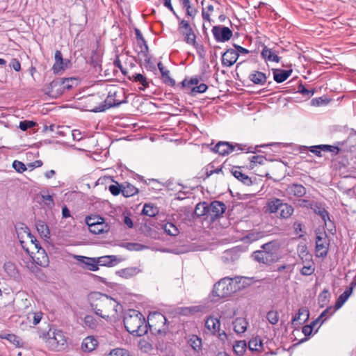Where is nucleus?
Instances as JSON below:
<instances>
[{
	"mask_svg": "<svg viewBox=\"0 0 356 356\" xmlns=\"http://www.w3.org/2000/svg\"><path fill=\"white\" fill-rule=\"evenodd\" d=\"M136 38L137 39L138 44L140 47V49H145V50L148 49V46L145 40L143 34L138 29H135Z\"/></svg>",
	"mask_w": 356,
	"mask_h": 356,
	"instance_id": "obj_49",
	"label": "nucleus"
},
{
	"mask_svg": "<svg viewBox=\"0 0 356 356\" xmlns=\"http://www.w3.org/2000/svg\"><path fill=\"white\" fill-rule=\"evenodd\" d=\"M124 102H125L124 93L122 89L117 90H111L104 102L99 106L91 109V111L95 113L103 112L111 107L118 106Z\"/></svg>",
	"mask_w": 356,
	"mask_h": 356,
	"instance_id": "obj_6",
	"label": "nucleus"
},
{
	"mask_svg": "<svg viewBox=\"0 0 356 356\" xmlns=\"http://www.w3.org/2000/svg\"><path fill=\"white\" fill-rule=\"evenodd\" d=\"M297 251L302 263L309 259H312V256L307 251V247L305 245H298Z\"/></svg>",
	"mask_w": 356,
	"mask_h": 356,
	"instance_id": "obj_42",
	"label": "nucleus"
},
{
	"mask_svg": "<svg viewBox=\"0 0 356 356\" xmlns=\"http://www.w3.org/2000/svg\"><path fill=\"white\" fill-rule=\"evenodd\" d=\"M234 330L238 333L241 334L245 332L248 326V322L243 318H237L233 322Z\"/></svg>",
	"mask_w": 356,
	"mask_h": 356,
	"instance_id": "obj_35",
	"label": "nucleus"
},
{
	"mask_svg": "<svg viewBox=\"0 0 356 356\" xmlns=\"http://www.w3.org/2000/svg\"><path fill=\"white\" fill-rule=\"evenodd\" d=\"M279 248V243L277 241H273L262 245L261 250L268 252L269 253H275L276 254V252Z\"/></svg>",
	"mask_w": 356,
	"mask_h": 356,
	"instance_id": "obj_45",
	"label": "nucleus"
},
{
	"mask_svg": "<svg viewBox=\"0 0 356 356\" xmlns=\"http://www.w3.org/2000/svg\"><path fill=\"white\" fill-rule=\"evenodd\" d=\"M184 41L191 45L195 44L196 42V35L194 31H189L188 33L184 34Z\"/></svg>",
	"mask_w": 356,
	"mask_h": 356,
	"instance_id": "obj_59",
	"label": "nucleus"
},
{
	"mask_svg": "<svg viewBox=\"0 0 356 356\" xmlns=\"http://www.w3.org/2000/svg\"><path fill=\"white\" fill-rule=\"evenodd\" d=\"M284 202L279 198H272L268 200L266 203V211L270 213H277Z\"/></svg>",
	"mask_w": 356,
	"mask_h": 356,
	"instance_id": "obj_27",
	"label": "nucleus"
},
{
	"mask_svg": "<svg viewBox=\"0 0 356 356\" xmlns=\"http://www.w3.org/2000/svg\"><path fill=\"white\" fill-rule=\"evenodd\" d=\"M107 356H132L128 350L123 348L113 349Z\"/></svg>",
	"mask_w": 356,
	"mask_h": 356,
	"instance_id": "obj_57",
	"label": "nucleus"
},
{
	"mask_svg": "<svg viewBox=\"0 0 356 356\" xmlns=\"http://www.w3.org/2000/svg\"><path fill=\"white\" fill-rule=\"evenodd\" d=\"M286 192L290 195L301 197L306 194V188L301 184H293L288 186Z\"/></svg>",
	"mask_w": 356,
	"mask_h": 356,
	"instance_id": "obj_23",
	"label": "nucleus"
},
{
	"mask_svg": "<svg viewBox=\"0 0 356 356\" xmlns=\"http://www.w3.org/2000/svg\"><path fill=\"white\" fill-rule=\"evenodd\" d=\"M76 79L74 78L62 79L60 84L63 90H70L73 88L74 84H76Z\"/></svg>",
	"mask_w": 356,
	"mask_h": 356,
	"instance_id": "obj_48",
	"label": "nucleus"
},
{
	"mask_svg": "<svg viewBox=\"0 0 356 356\" xmlns=\"http://www.w3.org/2000/svg\"><path fill=\"white\" fill-rule=\"evenodd\" d=\"M238 58V54L234 49H228L225 53L223 54L222 57V63L223 65L231 67L237 60Z\"/></svg>",
	"mask_w": 356,
	"mask_h": 356,
	"instance_id": "obj_20",
	"label": "nucleus"
},
{
	"mask_svg": "<svg viewBox=\"0 0 356 356\" xmlns=\"http://www.w3.org/2000/svg\"><path fill=\"white\" fill-rule=\"evenodd\" d=\"M159 213L158 208L151 204H145L143 207L142 213L143 215L149 216V217H154Z\"/></svg>",
	"mask_w": 356,
	"mask_h": 356,
	"instance_id": "obj_44",
	"label": "nucleus"
},
{
	"mask_svg": "<svg viewBox=\"0 0 356 356\" xmlns=\"http://www.w3.org/2000/svg\"><path fill=\"white\" fill-rule=\"evenodd\" d=\"M35 125V122L33 121L24 120L19 122V127L22 131H26L29 128L33 127Z\"/></svg>",
	"mask_w": 356,
	"mask_h": 356,
	"instance_id": "obj_64",
	"label": "nucleus"
},
{
	"mask_svg": "<svg viewBox=\"0 0 356 356\" xmlns=\"http://www.w3.org/2000/svg\"><path fill=\"white\" fill-rule=\"evenodd\" d=\"M226 209L225 204L220 201H213L209 204V218L211 220L220 216Z\"/></svg>",
	"mask_w": 356,
	"mask_h": 356,
	"instance_id": "obj_14",
	"label": "nucleus"
},
{
	"mask_svg": "<svg viewBox=\"0 0 356 356\" xmlns=\"http://www.w3.org/2000/svg\"><path fill=\"white\" fill-rule=\"evenodd\" d=\"M84 323L87 327H88L91 329L96 328L98 325L97 321L95 319V318L91 315H87L85 316Z\"/></svg>",
	"mask_w": 356,
	"mask_h": 356,
	"instance_id": "obj_55",
	"label": "nucleus"
},
{
	"mask_svg": "<svg viewBox=\"0 0 356 356\" xmlns=\"http://www.w3.org/2000/svg\"><path fill=\"white\" fill-rule=\"evenodd\" d=\"M267 320L272 325H275L279 321V314L277 311L271 310L267 313Z\"/></svg>",
	"mask_w": 356,
	"mask_h": 356,
	"instance_id": "obj_54",
	"label": "nucleus"
},
{
	"mask_svg": "<svg viewBox=\"0 0 356 356\" xmlns=\"http://www.w3.org/2000/svg\"><path fill=\"white\" fill-rule=\"evenodd\" d=\"M198 83L199 79L197 77H192L189 80H188L187 79H184L183 81L181 82V84L184 88H191L193 86L197 85Z\"/></svg>",
	"mask_w": 356,
	"mask_h": 356,
	"instance_id": "obj_61",
	"label": "nucleus"
},
{
	"mask_svg": "<svg viewBox=\"0 0 356 356\" xmlns=\"http://www.w3.org/2000/svg\"><path fill=\"white\" fill-rule=\"evenodd\" d=\"M330 298V293L329 292V290L327 289H325L318 296V304L321 307H324L326 305Z\"/></svg>",
	"mask_w": 356,
	"mask_h": 356,
	"instance_id": "obj_46",
	"label": "nucleus"
},
{
	"mask_svg": "<svg viewBox=\"0 0 356 356\" xmlns=\"http://www.w3.org/2000/svg\"><path fill=\"white\" fill-rule=\"evenodd\" d=\"M125 247L130 251H141L148 248L147 246L138 243H127Z\"/></svg>",
	"mask_w": 356,
	"mask_h": 356,
	"instance_id": "obj_53",
	"label": "nucleus"
},
{
	"mask_svg": "<svg viewBox=\"0 0 356 356\" xmlns=\"http://www.w3.org/2000/svg\"><path fill=\"white\" fill-rule=\"evenodd\" d=\"M36 229L42 238H49L50 232L47 225L42 220H38L35 223Z\"/></svg>",
	"mask_w": 356,
	"mask_h": 356,
	"instance_id": "obj_36",
	"label": "nucleus"
},
{
	"mask_svg": "<svg viewBox=\"0 0 356 356\" xmlns=\"http://www.w3.org/2000/svg\"><path fill=\"white\" fill-rule=\"evenodd\" d=\"M337 309L332 307H328L326 309H325L321 315L313 321V325H316L318 323H320V325H322L323 322L327 319V318L331 316L336 311Z\"/></svg>",
	"mask_w": 356,
	"mask_h": 356,
	"instance_id": "obj_38",
	"label": "nucleus"
},
{
	"mask_svg": "<svg viewBox=\"0 0 356 356\" xmlns=\"http://www.w3.org/2000/svg\"><path fill=\"white\" fill-rule=\"evenodd\" d=\"M151 333L162 337L168 332L165 316L160 312H151L147 317V323Z\"/></svg>",
	"mask_w": 356,
	"mask_h": 356,
	"instance_id": "obj_5",
	"label": "nucleus"
},
{
	"mask_svg": "<svg viewBox=\"0 0 356 356\" xmlns=\"http://www.w3.org/2000/svg\"><path fill=\"white\" fill-rule=\"evenodd\" d=\"M40 337L52 350L60 351L67 348V337L60 330L49 328L47 332L40 333Z\"/></svg>",
	"mask_w": 356,
	"mask_h": 356,
	"instance_id": "obj_3",
	"label": "nucleus"
},
{
	"mask_svg": "<svg viewBox=\"0 0 356 356\" xmlns=\"http://www.w3.org/2000/svg\"><path fill=\"white\" fill-rule=\"evenodd\" d=\"M254 149L252 147H247L246 145L243 144L220 141L213 147V151L220 155L225 156L235 151L254 152Z\"/></svg>",
	"mask_w": 356,
	"mask_h": 356,
	"instance_id": "obj_8",
	"label": "nucleus"
},
{
	"mask_svg": "<svg viewBox=\"0 0 356 356\" xmlns=\"http://www.w3.org/2000/svg\"><path fill=\"white\" fill-rule=\"evenodd\" d=\"M86 223L90 232L94 234L108 233L111 226L105 219L99 215H92L86 217Z\"/></svg>",
	"mask_w": 356,
	"mask_h": 356,
	"instance_id": "obj_7",
	"label": "nucleus"
},
{
	"mask_svg": "<svg viewBox=\"0 0 356 356\" xmlns=\"http://www.w3.org/2000/svg\"><path fill=\"white\" fill-rule=\"evenodd\" d=\"M262 342L259 338H253L248 343V348L251 351H260L262 349Z\"/></svg>",
	"mask_w": 356,
	"mask_h": 356,
	"instance_id": "obj_47",
	"label": "nucleus"
},
{
	"mask_svg": "<svg viewBox=\"0 0 356 356\" xmlns=\"http://www.w3.org/2000/svg\"><path fill=\"white\" fill-rule=\"evenodd\" d=\"M3 270L8 276L13 279H17L19 277V271L15 264L10 261H7L3 265Z\"/></svg>",
	"mask_w": 356,
	"mask_h": 356,
	"instance_id": "obj_31",
	"label": "nucleus"
},
{
	"mask_svg": "<svg viewBox=\"0 0 356 356\" xmlns=\"http://www.w3.org/2000/svg\"><path fill=\"white\" fill-rule=\"evenodd\" d=\"M252 259L257 262L269 266L277 261V254L266 251L257 250L252 253Z\"/></svg>",
	"mask_w": 356,
	"mask_h": 356,
	"instance_id": "obj_11",
	"label": "nucleus"
},
{
	"mask_svg": "<svg viewBox=\"0 0 356 356\" xmlns=\"http://www.w3.org/2000/svg\"><path fill=\"white\" fill-rule=\"evenodd\" d=\"M75 259L83 264V268L91 271H97L99 269L97 258L76 255Z\"/></svg>",
	"mask_w": 356,
	"mask_h": 356,
	"instance_id": "obj_16",
	"label": "nucleus"
},
{
	"mask_svg": "<svg viewBox=\"0 0 356 356\" xmlns=\"http://www.w3.org/2000/svg\"><path fill=\"white\" fill-rule=\"evenodd\" d=\"M1 339L8 340L17 348H21L24 346L22 339L14 334H3L0 336Z\"/></svg>",
	"mask_w": 356,
	"mask_h": 356,
	"instance_id": "obj_33",
	"label": "nucleus"
},
{
	"mask_svg": "<svg viewBox=\"0 0 356 356\" xmlns=\"http://www.w3.org/2000/svg\"><path fill=\"white\" fill-rule=\"evenodd\" d=\"M128 79L133 82L139 83L141 85V86L139 87L140 90H145L149 86L147 79L141 74H134L131 76H128Z\"/></svg>",
	"mask_w": 356,
	"mask_h": 356,
	"instance_id": "obj_26",
	"label": "nucleus"
},
{
	"mask_svg": "<svg viewBox=\"0 0 356 356\" xmlns=\"http://www.w3.org/2000/svg\"><path fill=\"white\" fill-rule=\"evenodd\" d=\"M160 225L164 232L169 236H176L179 234L178 227L172 222H163Z\"/></svg>",
	"mask_w": 356,
	"mask_h": 356,
	"instance_id": "obj_30",
	"label": "nucleus"
},
{
	"mask_svg": "<svg viewBox=\"0 0 356 356\" xmlns=\"http://www.w3.org/2000/svg\"><path fill=\"white\" fill-rule=\"evenodd\" d=\"M98 346L97 339L93 336L86 337L81 343V350L86 353L93 351Z\"/></svg>",
	"mask_w": 356,
	"mask_h": 356,
	"instance_id": "obj_21",
	"label": "nucleus"
},
{
	"mask_svg": "<svg viewBox=\"0 0 356 356\" xmlns=\"http://www.w3.org/2000/svg\"><path fill=\"white\" fill-rule=\"evenodd\" d=\"M261 57L268 62L279 63L280 58L278 56L275 51L273 49L268 48L267 46H264L261 52Z\"/></svg>",
	"mask_w": 356,
	"mask_h": 356,
	"instance_id": "obj_22",
	"label": "nucleus"
},
{
	"mask_svg": "<svg viewBox=\"0 0 356 356\" xmlns=\"http://www.w3.org/2000/svg\"><path fill=\"white\" fill-rule=\"evenodd\" d=\"M298 92L307 97H312L314 93V89H307L302 83L299 84L298 86Z\"/></svg>",
	"mask_w": 356,
	"mask_h": 356,
	"instance_id": "obj_58",
	"label": "nucleus"
},
{
	"mask_svg": "<svg viewBox=\"0 0 356 356\" xmlns=\"http://www.w3.org/2000/svg\"><path fill=\"white\" fill-rule=\"evenodd\" d=\"M140 54L144 57V63H145L146 67H150V68L154 67V65L152 63L151 58L148 55V49L145 50V49H142L140 50Z\"/></svg>",
	"mask_w": 356,
	"mask_h": 356,
	"instance_id": "obj_56",
	"label": "nucleus"
},
{
	"mask_svg": "<svg viewBox=\"0 0 356 356\" xmlns=\"http://www.w3.org/2000/svg\"><path fill=\"white\" fill-rule=\"evenodd\" d=\"M249 79L256 85L264 86L266 82L267 76L264 72L255 70L249 75Z\"/></svg>",
	"mask_w": 356,
	"mask_h": 356,
	"instance_id": "obj_28",
	"label": "nucleus"
},
{
	"mask_svg": "<svg viewBox=\"0 0 356 356\" xmlns=\"http://www.w3.org/2000/svg\"><path fill=\"white\" fill-rule=\"evenodd\" d=\"M211 31L217 42L228 41L232 36V30L226 26H215L212 28Z\"/></svg>",
	"mask_w": 356,
	"mask_h": 356,
	"instance_id": "obj_13",
	"label": "nucleus"
},
{
	"mask_svg": "<svg viewBox=\"0 0 356 356\" xmlns=\"http://www.w3.org/2000/svg\"><path fill=\"white\" fill-rule=\"evenodd\" d=\"M279 211L280 217L281 218L286 219L293 214L294 209L291 205L287 203H283Z\"/></svg>",
	"mask_w": 356,
	"mask_h": 356,
	"instance_id": "obj_39",
	"label": "nucleus"
},
{
	"mask_svg": "<svg viewBox=\"0 0 356 356\" xmlns=\"http://www.w3.org/2000/svg\"><path fill=\"white\" fill-rule=\"evenodd\" d=\"M138 193V189L135 187L134 185L125 182L123 184H122V194L126 197H131L134 195L137 194Z\"/></svg>",
	"mask_w": 356,
	"mask_h": 356,
	"instance_id": "obj_34",
	"label": "nucleus"
},
{
	"mask_svg": "<svg viewBox=\"0 0 356 356\" xmlns=\"http://www.w3.org/2000/svg\"><path fill=\"white\" fill-rule=\"evenodd\" d=\"M42 199L44 202V204L49 207L51 208L54 205V199L53 197L49 194H42Z\"/></svg>",
	"mask_w": 356,
	"mask_h": 356,
	"instance_id": "obj_63",
	"label": "nucleus"
},
{
	"mask_svg": "<svg viewBox=\"0 0 356 356\" xmlns=\"http://www.w3.org/2000/svg\"><path fill=\"white\" fill-rule=\"evenodd\" d=\"M214 10V7L213 5H208L205 8H203L202 10V18L205 21H208L209 22H211V14Z\"/></svg>",
	"mask_w": 356,
	"mask_h": 356,
	"instance_id": "obj_52",
	"label": "nucleus"
},
{
	"mask_svg": "<svg viewBox=\"0 0 356 356\" xmlns=\"http://www.w3.org/2000/svg\"><path fill=\"white\" fill-rule=\"evenodd\" d=\"M304 266L300 270V273L305 276H309L314 273L315 267L314 263L312 259H309L305 261Z\"/></svg>",
	"mask_w": 356,
	"mask_h": 356,
	"instance_id": "obj_40",
	"label": "nucleus"
},
{
	"mask_svg": "<svg viewBox=\"0 0 356 356\" xmlns=\"http://www.w3.org/2000/svg\"><path fill=\"white\" fill-rule=\"evenodd\" d=\"M309 151L312 153H314L315 155H316L318 157L322 156L321 152H332L334 155H337L339 153L340 149L337 146H333L330 145H314L311 146L309 147Z\"/></svg>",
	"mask_w": 356,
	"mask_h": 356,
	"instance_id": "obj_15",
	"label": "nucleus"
},
{
	"mask_svg": "<svg viewBox=\"0 0 356 356\" xmlns=\"http://www.w3.org/2000/svg\"><path fill=\"white\" fill-rule=\"evenodd\" d=\"M117 260L115 255H106L97 258V265L105 266H113L114 262Z\"/></svg>",
	"mask_w": 356,
	"mask_h": 356,
	"instance_id": "obj_37",
	"label": "nucleus"
},
{
	"mask_svg": "<svg viewBox=\"0 0 356 356\" xmlns=\"http://www.w3.org/2000/svg\"><path fill=\"white\" fill-rule=\"evenodd\" d=\"M188 343L195 350H198L201 348L202 340L196 335H193L192 337L189 339Z\"/></svg>",
	"mask_w": 356,
	"mask_h": 356,
	"instance_id": "obj_51",
	"label": "nucleus"
},
{
	"mask_svg": "<svg viewBox=\"0 0 356 356\" xmlns=\"http://www.w3.org/2000/svg\"><path fill=\"white\" fill-rule=\"evenodd\" d=\"M239 286L236 281L229 277L221 279L213 286L212 297L213 301L230 296L235 293Z\"/></svg>",
	"mask_w": 356,
	"mask_h": 356,
	"instance_id": "obj_4",
	"label": "nucleus"
},
{
	"mask_svg": "<svg viewBox=\"0 0 356 356\" xmlns=\"http://www.w3.org/2000/svg\"><path fill=\"white\" fill-rule=\"evenodd\" d=\"M353 286L354 283L352 282L351 286L346 289V291L339 296L334 305V307L337 310L343 306V305L347 301L350 296L352 294Z\"/></svg>",
	"mask_w": 356,
	"mask_h": 356,
	"instance_id": "obj_29",
	"label": "nucleus"
},
{
	"mask_svg": "<svg viewBox=\"0 0 356 356\" xmlns=\"http://www.w3.org/2000/svg\"><path fill=\"white\" fill-rule=\"evenodd\" d=\"M309 310L305 307H301L298 309V313L292 318L291 323L294 327L305 323L309 318Z\"/></svg>",
	"mask_w": 356,
	"mask_h": 356,
	"instance_id": "obj_19",
	"label": "nucleus"
},
{
	"mask_svg": "<svg viewBox=\"0 0 356 356\" xmlns=\"http://www.w3.org/2000/svg\"><path fill=\"white\" fill-rule=\"evenodd\" d=\"M229 174L233 175L238 180L241 181L243 184L246 186H250L252 184V181L250 177L247 175L243 173L241 167L234 166L230 169H228Z\"/></svg>",
	"mask_w": 356,
	"mask_h": 356,
	"instance_id": "obj_17",
	"label": "nucleus"
},
{
	"mask_svg": "<svg viewBox=\"0 0 356 356\" xmlns=\"http://www.w3.org/2000/svg\"><path fill=\"white\" fill-rule=\"evenodd\" d=\"M15 231L19 238V241L22 244V246L29 254H30L29 248H25V247L23 245V238H24V236H26L28 238L29 236H31V234L29 227L24 223H18L15 226Z\"/></svg>",
	"mask_w": 356,
	"mask_h": 356,
	"instance_id": "obj_18",
	"label": "nucleus"
},
{
	"mask_svg": "<svg viewBox=\"0 0 356 356\" xmlns=\"http://www.w3.org/2000/svg\"><path fill=\"white\" fill-rule=\"evenodd\" d=\"M119 303L107 295H102L96 302L91 304L95 313L107 321L115 318L118 315Z\"/></svg>",
	"mask_w": 356,
	"mask_h": 356,
	"instance_id": "obj_2",
	"label": "nucleus"
},
{
	"mask_svg": "<svg viewBox=\"0 0 356 356\" xmlns=\"http://www.w3.org/2000/svg\"><path fill=\"white\" fill-rule=\"evenodd\" d=\"M13 168L17 172L22 173L26 170V167L24 163L15 160L13 163Z\"/></svg>",
	"mask_w": 356,
	"mask_h": 356,
	"instance_id": "obj_62",
	"label": "nucleus"
},
{
	"mask_svg": "<svg viewBox=\"0 0 356 356\" xmlns=\"http://www.w3.org/2000/svg\"><path fill=\"white\" fill-rule=\"evenodd\" d=\"M179 29L182 30V34L188 33L189 31H193L190 24L185 19H181L179 24Z\"/></svg>",
	"mask_w": 356,
	"mask_h": 356,
	"instance_id": "obj_60",
	"label": "nucleus"
},
{
	"mask_svg": "<svg viewBox=\"0 0 356 356\" xmlns=\"http://www.w3.org/2000/svg\"><path fill=\"white\" fill-rule=\"evenodd\" d=\"M195 213L197 216H207L209 218V204L205 202L198 203L195 207Z\"/></svg>",
	"mask_w": 356,
	"mask_h": 356,
	"instance_id": "obj_41",
	"label": "nucleus"
},
{
	"mask_svg": "<svg viewBox=\"0 0 356 356\" xmlns=\"http://www.w3.org/2000/svg\"><path fill=\"white\" fill-rule=\"evenodd\" d=\"M330 239L325 232L319 233L316 238V255L317 257H325L327 254Z\"/></svg>",
	"mask_w": 356,
	"mask_h": 356,
	"instance_id": "obj_9",
	"label": "nucleus"
},
{
	"mask_svg": "<svg viewBox=\"0 0 356 356\" xmlns=\"http://www.w3.org/2000/svg\"><path fill=\"white\" fill-rule=\"evenodd\" d=\"M220 321L217 318H214L213 316L208 318L205 322V327L209 331L211 332V333L213 334L218 333L220 339L225 341L227 339V336L224 331L220 332Z\"/></svg>",
	"mask_w": 356,
	"mask_h": 356,
	"instance_id": "obj_12",
	"label": "nucleus"
},
{
	"mask_svg": "<svg viewBox=\"0 0 356 356\" xmlns=\"http://www.w3.org/2000/svg\"><path fill=\"white\" fill-rule=\"evenodd\" d=\"M273 79L275 82L280 83L286 81L291 74L292 70L273 69Z\"/></svg>",
	"mask_w": 356,
	"mask_h": 356,
	"instance_id": "obj_24",
	"label": "nucleus"
},
{
	"mask_svg": "<svg viewBox=\"0 0 356 356\" xmlns=\"http://www.w3.org/2000/svg\"><path fill=\"white\" fill-rule=\"evenodd\" d=\"M162 76V79L163 82L170 86H174L175 85V81L170 76V71L166 70L165 68L160 72Z\"/></svg>",
	"mask_w": 356,
	"mask_h": 356,
	"instance_id": "obj_50",
	"label": "nucleus"
},
{
	"mask_svg": "<svg viewBox=\"0 0 356 356\" xmlns=\"http://www.w3.org/2000/svg\"><path fill=\"white\" fill-rule=\"evenodd\" d=\"M30 239L31 245L33 248L36 250L37 253L42 254V258L40 257H33L34 261L40 266H47L49 264V258L47 254H46L44 250L42 248L40 245L39 241L35 238V237L31 234V236L28 237Z\"/></svg>",
	"mask_w": 356,
	"mask_h": 356,
	"instance_id": "obj_10",
	"label": "nucleus"
},
{
	"mask_svg": "<svg viewBox=\"0 0 356 356\" xmlns=\"http://www.w3.org/2000/svg\"><path fill=\"white\" fill-rule=\"evenodd\" d=\"M140 272V270L137 267H128L121 269L117 272V274L125 279H129Z\"/></svg>",
	"mask_w": 356,
	"mask_h": 356,
	"instance_id": "obj_32",
	"label": "nucleus"
},
{
	"mask_svg": "<svg viewBox=\"0 0 356 356\" xmlns=\"http://www.w3.org/2000/svg\"><path fill=\"white\" fill-rule=\"evenodd\" d=\"M246 348L247 343L245 341H236L233 345L234 352L238 356H242L245 352Z\"/></svg>",
	"mask_w": 356,
	"mask_h": 356,
	"instance_id": "obj_43",
	"label": "nucleus"
},
{
	"mask_svg": "<svg viewBox=\"0 0 356 356\" xmlns=\"http://www.w3.org/2000/svg\"><path fill=\"white\" fill-rule=\"evenodd\" d=\"M311 209L315 213L320 216L325 223H326L327 220H330L329 213L321 203L314 202Z\"/></svg>",
	"mask_w": 356,
	"mask_h": 356,
	"instance_id": "obj_25",
	"label": "nucleus"
},
{
	"mask_svg": "<svg viewBox=\"0 0 356 356\" xmlns=\"http://www.w3.org/2000/svg\"><path fill=\"white\" fill-rule=\"evenodd\" d=\"M124 327L134 337H141L147 333L148 327L144 316L137 310H129L124 317Z\"/></svg>",
	"mask_w": 356,
	"mask_h": 356,
	"instance_id": "obj_1",
	"label": "nucleus"
}]
</instances>
